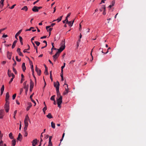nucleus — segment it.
Segmentation results:
<instances>
[{"mask_svg": "<svg viewBox=\"0 0 146 146\" xmlns=\"http://www.w3.org/2000/svg\"><path fill=\"white\" fill-rule=\"evenodd\" d=\"M21 76L22 77V78L21 80V83H22L23 82V81H24V76L23 74H22L21 75Z\"/></svg>", "mask_w": 146, "mask_h": 146, "instance_id": "obj_32", "label": "nucleus"}, {"mask_svg": "<svg viewBox=\"0 0 146 146\" xmlns=\"http://www.w3.org/2000/svg\"><path fill=\"white\" fill-rule=\"evenodd\" d=\"M56 93H57V94L58 97H60V96H61L60 95V93L59 91V90H58V91L57 90H56Z\"/></svg>", "mask_w": 146, "mask_h": 146, "instance_id": "obj_33", "label": "nucleus"}, {"mask_svg": "<svg viewBox=\"0 0 146 146\" xmlns=\"http://www.w3.org/2000/svg\"><path fill=\"white\" fill-rule=\"evenodd\" d=\"M30 120V119H29V117L28 116V115H27L26 116L25 118V120H24V121H28V120Z\"/></svg>", "mask_w": 146, "mask_h": 146, "instance_id": "obj_30", "label": "nucleus"}, {"mask_svg": "<svg viewBox=\"0 0 146 146\" xmlns=\"http://www.w3.org/2000/svg\"><path fill=\"white\" fill-rule=\"evenodd\" d=\"M49 137V135H45V137H44L43 139L44 140H46Z\"/></svg>", "mask_w": 146, "mask_h": 146, "instance_id": "obj_39", "label": "nucleus"}, {"mask_svg": "<svg viewBox=\"0 0 146 146\" xmlns=\"http://www.w3.org/2000/svg\"><path fill=\"white\" fill-rule=\"evenodd\" d=\"M16 94H15L13 95V96H12L13 100H14L15 99V98L16 96Z\"/></svg>", "mask_w": 146, "mask_h": 146, "instance_id": "obj_48", "label": "nucleus"}, {"mask_svg": "<svg viewBox=\"0 0 146 146\" xmlns=\"http://www.w3.org/2000/svg\"><path fill=\"white\" fill-rule=\"evenodd\" d=\"M61 103H57V104L58 105V107H59L60 108H61Z\"/></svg>", "mask_w": 146, "mask_h": 146, "instance_id": "obj_59", "label": "nucleus"}, {"mask_svg": "<svg viewBox=\"0 0 146 146\" xmlns=\"http://www.w3.org/2000/svg\"><path fill=\"white\" fill-rule=\"evenodd\" d=\"M13 71L14 72L15 74H17V71L16 70L15 68L14 67H13Z\"/></svg>", "mask_w": 146, "mask_h": 146, "instance_id": "obj_45", "label": "nucleus"}, {"mask_svg": "<svg viewBox=\"0 0 146 146\" xmlns=\"http://www.w3.org/2000/svg\"><path fill=\"white\" fill-rule=\"evenodd\" d=\"M28 8L27 6H25L21 9V10H25V11H26L28 10Z\"/></svg>", "mask_w": 146, "mask_h": 146, "instance_id": "obj_29", "label": "nucleus"}, {"mask_svg": "<svg viewBox=\"0 0 146 146\" xmlns=\"http://www.w3.org/2000/svg\"><path fill=\"white\" fill-rule=\"evenodd\" d=\"M60 53H59L58 51L57 52L56 54L54 55L53 56V58H57L58 56L59 55V54Z\"/></svg>", "mask_w": 146, "mask_h": 146, "instance_id": "obj_13", "label": "nucleus"}, {"mask_svg": "<svg viewBox=\"0 0 146 146\" xmlns=\"http://www.w3.org/2000/svg\"><path fill=\"white\" fill-rule=\"evenodd\" d=\"M16 60L17 61H18V62H20L21 61V59H19L18 58V56H17L16 57Z\"/></svg>", "mask_w": 146, "mask_h": 146, "instance_id": "obj_46", "label": "nucleus"}, {"mask_svg": "<svg viewBox=\"0 0 146 146\" xmlns=\"http://www.w3.org/2000/svg\"><path fill=\"white\" fill-rule=\"evenodd\" d=\"M54 86L56 88V90L58 91L59 90V87L60 84L58 81H57L56 82H54Z\"/></svg>", "mask_w": 146, "mask_h": 146, "instance_id": "obj_3", "label": "nucleus"}, {"mask_svg": "<svg viewBox=\"0 0 146 146\" xmlns=\"http://www.w3.org/2000/svg\"><path fill=\"white\" fill-rule=\"evenodd\" d=\"M46 117L47 118L50 119L53 118L51 114L50 113H48V115H46Z\"/></svg>", "mask_w": 146, "mask_h": 146, "instance_id": "obj_26", "label": "nucleus"}, {"mask_svg": "<svg viewBox=\"0 0 146 146\" xmlns=\"http://www.w3.org/2000/svg\"><path fill=\"white\" fill-rule=\"evenodd\" d=\"M9 92H7L6 95L5 101L6 102H9Z\"/></svg>", "mask_w": 146, "mask_h": 146, "instance_id": "obj_7", "label": "nucleus"}, {"mask_svg": "<svg viewBox=\"0 0 146 146\" xmlns=\"http://www.w3.org/2000/svg\"><path fill=\"white\" fill-rule=\"evenodd\" d=\"M30 91L31 92L34 86V83L32 80H30Z\"/></svg>", "mask_w": 146, "mask_h": 146, "instance_id": "obj_4", "label": "nucleus"}, {"mask_svg": "<svg viewBox=\"0 0 146 146\" xmlns=\"http://www.w3.org/2000/svg\"><path fill=\"white\" fill-rule=\"evenodd\" d=\"M57 103H62V96H60V97L57 100Z\"/></svg>", "mask_w": 146, "mask_h": 146, "instance_id": "obj_8", "label": "nucleus"}, {"mask_svg": "<svg viewBox=\"0 0 146 146\" xmlns=\"http://www.w3.org/2000/svg\"><path fill=\"white\" fill-rule=\"evenodd\" d=\"M75 62V60H72L70 62V64H73V63L74 62Z\"/></svg>", "mask_w": 146, "mask_h": 146, "instance_id": "obj_60", "label": "nucleus"}, {"mask_svg": "<svg viewBox=\"0 0 146 146\" xmlns=\"http://www.w3.org/2000/svg\"><path fill=\"white\" fill-rule=\"evenodd\" d=\"M37 139H35L33 140L32 142V145L33 146H35L37 144Z\"/></svg>", "mask_w": 146, "mask_h": 146, "instance_id": "obj_18", "label": "nucleus"}, {"mask_svg": "<svg viewBox=\"0 0 146 146\" xmlns=\"http://www.w3.org/2000/svg\"><path fill=\"white\" fill-rule=\"evenodd\" d=\"M32 11L35 12H37L38 11V9H37V6H34L32 9Z\"/></svg>", "mask_w": 146, "mask_h": 146, "instance_id": "obj_15", "label": "nucleus"}, {"mask_svg": "<svg viewBox=\"0 0 146 146\" xmlns=\"http://www.w3.org/2000/svg\"><path fill=\"white\" fill-rule=\"evenodd\" d=\"M64 135H65V133H64L62 135V138L60 140V141H61L63 140V138L64 136Z\"/></svg>", "mask_w": 146, "mask_h": 146, "instance_id": "obj_50", "label": "nucleus"}, {"mask_svg": "<svg viewBox=\"0 0 146 146\" xmlns=\"http://www.w3.org/2000/svg\"><path fill=\"white\" fill-rule=\"evenodd\" d=\"M52 71H51L50 72V79L51 80H52Z\"/></svg>", "mask_w": 146, "mask_h": 146, "instance_id": "obj_38", "label": "nucleus"}, {"mask_svg": "<svg viewBox=\"0 0 146 146\" xmlns=\"http://www.w3.org/2000/svg\"><path fill=\"white\" fill-rule=\"evenodd\" d=\"M24 132L25 133L24 136L25 137H27L28 135L27 132V131H24Z\"/></svg>", "mask_w": 146, "mask_h": 146, "instance_id": "obj_51", "label": "nucleus"}, {"mask_svg": "<svg viewBox=\"0 0 146 146\" xmlns=\"http://www.w3.org/2000/svg\"><path fill=\"white\" fill-rule=\"evenodd\" d=\"M93 50V49H92V50L91 51V53H90V55H91V56H92V60H91V61H92L93 59V56H92V52Z\"/></svg>", "mask_w": 146, "mask_h": 146, "instance_id": "obj_52", "label": "nucleus"}, {"mask_svg": "<svg viewBox=\"0 0 146 146\" xmlns=\"http://www.w3.org/2000/svg\"><path fill=\"white\" fill-rule=\"evenodd\" d=\"M40 0H37L35 2H34L33 3V4L34 5H35L36 3H37L38 2H39V1Z\"/></svg>", "mask_w": 146, "mask_h": 146, "instance_id": "obj_63", "label": "nucleus"}, {"mask_svg": "<svg viewBox=\"0 0 146 146\" xmlns=\"http://www.w3.org/2000/svg\"><path fill=\"white\" fill-rule=\"evenodd\" d=\"M20 50V49L19 48H18L17 50V52L20 56H23V55L22 53L21 52Z\"/></svg>", "mask_w": 146, "mask_h": 146, "instance_id": "obj_11", "label": "nucleus"}, {"mask_svg": "<svg viewBox=\"0 0 146 146\" xmlns=\"http://www.w3.org/2000/svg\"><path fill=\"white\" fill-rule=\"evenodd\" d=\"M55 96L53 95L50 98V100H52L54 101L55 100L54 98H55Z\"/></svg>", "mask_w": 146, "mask_h": 146, "instance_id": "obj_41", "label": "nucleus"}, {"mask_svg": "<svg viewBox=\"0 0 146 146\" xmlns=\"http://www.w3.org/2000/svg\"><path fill=\"white\" fill-rule=\"evenodd\" d=\"M17 110H15L14 112V113H13V118L15 119L16 118H15V115L17 113Z\"/></svg>", "mask_w": 146, "mask_h": 146, "instance_id": "obj_37", "label": "nucleus"}, {"mask_svg": "<svg viewBox=\"0 0 146 146\" xmlns=\"http://www.w3.org/2000/svg\"><path fill=\"white\" fill-rule=\"evenodd\" d=\"M50 26H47L46 27V29L47 30V31H48V29L50 28Z\"/></svg>", "mask_w": 146, "mask_h": 146, "instance_id": "obj_62", "label": "nucleus"}, {"mask_svg": "<svg viewBox=\"0 0 146 146\" xmlns=\"http://www.w3.org/2000/svg\"><path fill=\"white\" fill-rule=\"evenodd\" d=\"M28 106L27 107V108H26V110L27 111H28L29 110L30 108L32 106V104L30 102H29L28 103Z\"/></svg>", "mask_w": 146, "mask_h": 146, "instance_id": "obj_14", "label": "nucleus"}, {"mask_svg": "<svg viewBox=\"0 0 146 146\" xmlns=\"http://www.w3.org/2000/svg\"><path fill=\"white\" fill-rule=\"evenodd\" d=\"M5 0H1L0 2V7L2 8L4 5V1Z\"/></svg>", "mask_w": 146, "mask_h": 146, "instance_id": "obj_20", "label": "nucleus"}, {"mask_svg": "<svg viewBox=\"0 0 146 146\" xmlns=\"http://www.w3.org/2000/svg\"><path fill=\"white\" fill-rule=\"evenodd\" d=\"M100 10L101 11H105L106 7L105 5H102V7L100 9Z\"/></svg>", "mask_w": 146, "mask_h": 146, "instance_id": "obj_22", "label": "nucleus"}, {"mask_svg": "<svg viewBox=\"0 0 146 146\" xmlns=\"http://www.w3.org/2000/svg\"><path fill=\"white\" fill-rule=\"evenodd\" d=\"M12 55V53L9 52H7V57L9 59H11V57Z\"/></svg>", "mask_w": 146, "mask_h": 146, "instance_id": "obj_12", "label": "nucleus"}, {"mask_svg": "<svg viewBox=\"0 0 146 146\" xmlns=\"http://www.w3.org/2000/svg\"><path fill=\"white\" fill-rule=\"evenodd\" d=\"M62 17H63L62 16H61L56 19V21H57L58 22H59L61 20V19H62Z\"/></svg>", "mask_w": 146, "mask_h": 146, "instance_id": "obj_36", "label": "nucleus"}, {"mask_svg": "<svg viewBox=\"0 0 146 146\" xmlns=\"http://www.w3.org/2000/svg\"><path fill=\"white\" fill-rule=\"evenodd\" d=\"M16 4L14 5H13L11 7H9V8H10L11 9H12L14 8L15 6L16 5Z\"/></svg>", "mask_w": 146, "mask_h": 146, "instance_id": "obj_53", "label": "nucleus"}, {"mask_svg": "<svg viewBox=\"0 0 146 146\" xmlns=\"http://www.w3.org/2000/svg\"><path fill=\"white\" fill-rule=\"evenodd\" d=\"M8 76L9 77H10L12 76V74H13V73H11V71L9 69L8 70Z\"/></svg>", "mask_w": 146, "mask_h": 146, "instance_id": "obj_25", "label": "nucleus"}, {"mask_svg": "<svg viewBox=\"0 0 146 146\" xmlns=\"http://www.w3.org/2000/svg\"><path fill=\"white\" fill-rule=\"evenodd\" d=\"M22 29H21L15 35V38L17 39V40H18V39L17 38V36H18V35L20 34L21 33V32H22Z\"/></svg>", "mask_w": 146, "mask_h": 146, "instance_id": "obj_9", "label": "nucleus"}, {"mask_svg": "<svg viewBox=\"0 0 146 146\" xmlns=\"http://www.w3.org/2000/svg\"><path fill=\"white\" fill-rule=\"evenodd\" d=\"M52 136H50L49 137V141H50V142H51V139H52Z\"/></svg>", "mask_w": 146, "mask_h": 146, "instance_id": "obj_54", "label": "nucleus"}, {"mask_svg": "<svg viewBox=\"0 0 146 146\" xmlns=\"http://www.w3.org/2000/svg\"><path fill=\"white\" fill-rule=\"evenodd\" d=\"M25 126H28V123L27 121H24Z\"/></svg>", "mask_w": 146, "mask_h": 146, "instance_id": "obj_40", "label": "nucleus"}, {"mask_svg": "<svg viewBox=\"0 0 146 146\" xmlns=\"http://www.w3.org/2000/svg\"><path fill=\"white\" fill-rule=\"evenodd\" d=\"M19 40H20V41L21 42V44L22 45H23V38H22V37L20 36H19Z\"/></svg>", "mask_w": 146, "mask_h": 146, "instance_id": "obj_31", "label": "nucleus"}, {"mask_svg": "<svg viewBox=\"0 0 146 146\" xmlns=\"http://www.w3.org/2000/svg\"><path fill=\"white\" fill-rule=\"evenodd\" d=\"M112 5L113 6L115 4V1H114V0H113L112 1Z\"/></svg>", "mask_w": 146, "mask_h": 146, "instance_id": "obj_58", "label": "nucleus"}, {"mask_svg": "<svg viewBox=\"0 0 146 146\" xmlns=\"http://www.w3.org/2000/svg\"><path fill=\"white\" fill-rule=\"evenodd\" d=\"M35 70L37 72L38 75L40 76L41 74V71L40 69H39L36 66Z\"/></svg>", "mask_w": 146, "mask_h": 146, "instance_id": "obj_6", "label": "nucleus"}, {"mask_svg": "<svg viewBox=\"0 0 146 146\" xmlns=\"http://www.w3.org/2000/svg\"><path fill=\"white\" fill-rule=\"evenodd\" d=\"M4 85H3L2 86L1 88V91H4Z\"/></svg>", "mask_w": 146, "mask_h": 146, "instance_id": "obj_47", "label": "nucleus"}, {"mask_svg": "<svg viewBox=\"0 0 146 146\" xmlns=\"http://www.w3.org/2000/svg\"><path fill=\"white\" fill-rule=\"evenodd\" d=\"M44 73L46 75H48V70H47V69H45V72H44Z\"/></svg>", "mask_w": 146, "mask_h": 146, "instance_id": "obj_43", "label": "nucleus"}, {"mask_svg": "<svg viewBox=\"0 0 146 146\" xmlns=\"http://www.w3.org/2000/svg\"><path fill=\"white\" fill-rule=\"evenodd\" d=\"M48 146H52V144L51 142L48 141Z\"/></svg>", "mask_w": 146, "mask_h": 146, "instance_id": "obj_49", "label": "nucleus"}, {"mask_svg": "<svg viewBox=\"0 0 146 146\" xmlns=\"http://www.w3.org/2000/svg\"><path fill=\"white\" fill-rule=\"evenodd\" d=\"M51 127L53 129H54L55 127V124L53 123V122H51Z\"/></svg>", "mask_w": 146, "mask_h": 146, "instance_id": "obj_34", "label": "nucleus"}, {"mask_svg": "<svg viewBox=\"0 0 146 146\" xmlns=\"http://www.w3.org/2000/svg\"><path fill=\"white\" fill-rule=\"evenodd\" d=\"M12 146H15L16 144V140L15 139H13L12 141Z\"/></svg>", "mask_w": 146, "mask_h": 146, "instance_id": "obj_27", "label": "nucleus"}, {"mask_svg": "<svg viewBox=\"0 0 146 146\" xmlns=\"http://www.w3.org/2000/svg\"><path fill=\"white\" fill-rule=\"evenodd\" d=\"M22 68L23 72H25L26 69V67L25 66V63H23L22 65Z\"/></svg>", "mask_w": 146, "mask_h": 146, "instance_id": "obj_19", "label": "nucleus"}, {"mask_svg": "<svg viewBox=\"0 0 146 146\" xmlns=\"http://www.w3.org/2000/svg\"><path fill=\"white\" fill-rule=\"evenodd\" d=\"M35 43L37 46H39L40 44V42L38 41H35Z\"/></svg>", "mask_w": 146, "mask_h": 146, "instance_id": "obj_44", "label": "nucleus"}, {"mask_svg": "<svg viewBox=\"0 0 146 146\" xmlns=\"http://www.w3.org/2000/svg\"><path fill=\"white\" fill-rule=\"evenodd\" d=\"M4 116V111L3 110H0V119H2Z\"/></svg>", "mask_w": 146, "mask_h": 146, "instance_id": "obj_5", "label": "nucleus"}, {"mask_svg": "<svg viewBox=\"0 0 146 146\" xmlns=\"http://www.w3.org/2000/svg\"><path fill=\"white\" fill-rule=\"evenodd\" d=\"M9 137L11 139H13L14 137L13 136V134L12 133H10L9 134Z\"/></svg>", "mask_w": 146, "mask_h": 146, "instance_id": "obj_28", "label": "nucleus"}, {"mask_svg": "<svg viewBox=\"0 0 146 146\" xmlns=\"http://www.w3.org/2000/svg\"><path fill=\"white\" fill-rule=\"evenodd\" d=\"M7 36H8L7 35H6L4 34L2 36V37L3 38H6V37H7Z\"/></svg>", "mask_w": 146, "mask_h": 146, "instance_id": "obj_57", "label": "nucleus"}, {"mask_svg": "<svg viewBox=\"0 0 146 146\" xmlns=\"http://www.w3.org/2000/svg\"><path fill=\"white\" fill-rule=\"evenodd\" d=\"M65 42L64 40H62L61 43V47L59 49H58L57 50H58V52L59 53H60L62 52L65 48Z\"/></svg>", "mask_w": 146, "mask_h": 146, "instance_id": "obj_1", "label": "nucleus"}, {"mask_svg": "<svg viewBox=\"0 0 146 146\" xmlns=\"http://www.w3.org/2000/svg\"><path fill=\"white\" fill-rule=\"evenodd\" d=\"M27 127L28 126H25L24 127V131H26V130L27 129Z\"/></svg>", "mask_w": 146, "mask_h": 146, "instance_id": "obj_56", "label": "nucleus"}, {"mask_svg": "<svg viewBox=\"0 0 146 146\" xmlns=\"http://www.w3.org/2000/svg\"><path fill=\"white\" fill-rule=\"evenodd\" d=\"M22 138V136L20 133H19L17 139L20 141H21Z\"/></svg>", "mask_w": 146, "mask_h": 146, "instance_id": "obj_10", "label": "nucleus"}, {"mask_svg": "<svg viewBox=\"0 0 146 146\" xmlns=\"http://www.w3.org/2000/svg\"><path fill=\"white\" fill-rule=\"evenodd\" d=\"M99 50H100V51H101L102 52V53H104L105 54V52H103V49L102 48H99Z\"/></svg>", "mask_w": 146, "mask_h": 146, "instance_id": "obj_61", "label": "nucleus"}, {"mask_svg": "<svg viewBox=\"0 0 146 146\" xmlns=\"http://www.w3.org/2000/svg\"><path fill=\"white\" fill-rule=\"evenodd\" d=\"M68 92L69 91H68V88L67 87V88H65V90L64 91V92H63V94L64 95H66V94H67L68 93Z\"/></svg>", "mask_w": 146, "mask_h": 146, "instance_id": "obj_16", "label": "nucleus"}, {"mask_svg": "<svg viewBox=\"0 0 146 146\" xmlns=\"http://www.w3.org/2000/svg\"><path fill=\"white\" fill-rule=\"evenodd\" d=\"M74 20L72 21H70L67 22V23L68 25L70 27H72L73 24V23L74 22Z\"/></svg>", "mask_w": 146, "mask_h": 146, "instance_id": "obj_17", "label": "nucleus"}, {"mask_svg": "<svg viewBox=\"0 0 146 146\" xmlns=\"http://www.w3.org/2000/svg\"><path fill=\"white\" fill-rule=\"evenodd\" d=\"M17 40H15L14 41V42L13 43V45H12V48H14V47H15V46L16 44L17 43Z\"/></svg>", "mask_w": 146, "mask_h": 146, "instance_id": "obj_24", "label": "nucleus"}, {"mask_svg": "<svg viewBox=\"0 0 146 146\" xmlns=\"http://www.w3.org/2000/svg\"><path fill=\"white\" fill-rule=\"evenodd\" d=\"M32 74H33V77H34V78L35 79V82L36 83V80L35 77V76L34 75V72L33 73V72H32Z\"/></svg>", "mask_w": 146, "mask_h": 146, "instance_id": "obj_55", "label": "nucleus"}, {"mask_svg": "<svg viewBox=\"0 0 146 146\" xmlns=\"http://www.w3.org/2000/svg\"><path fill=\"white\" fill-rule=\"evenodd\" d=\"M47 110V107L46 105H45V106L42 109V111L44 112V114H45V111Z\"/></svg>", "mask_w": 146, "mask_h": 146, "instance_id": "obj_35", "label": "nucleus"}, {"mask_svg": "<svg viewBox=\"0 0 146 146\" xmlns=\"http://www.w3.org/2000/svg\"><path fill=\"white\" fill-rule=\"evenodd\" d=\"M31 69L32 70V72H33V73L34 72V70L33 69V64H32L31 65Z\"/></svg>", "mask_w": 146, "mask_h": 146, "instance_id": "obj_42", "label": "nucleus"}, {"mask_svg": "<svg viewBox=\"0 0 146 146\" xmlns=\"http://www.w3.org/2000/svg\"><path fill=\"white\" fill-rule=\"evenodd\" d=\"M12 78L10 80L9 82V84H10L13 81V79L15 77V76L13 74H12Z\"/></svg>", "mask_w": 146, "mask_h": 146, "instance_id": "obj_23", "label": "nucleus"}, {"mask_svg": "<svg viewBox=\"0 0 146 146\" xmlns=\"http://www.w3.org/2000/svg\"><path fill=\"white\" fill-rule=\"evenodd\" d=\"M24 88L25 89V93L26 94H27L28 90L29 85L28 84L27 86H25L24 87Z\"/></svg>", "mask_w": 146, "mask_h": 146, "instance_id": "obj_21", "label": "nucleus"}, {"mask_svg": "<svg viewBox=\"0 0 146 146\" xmlns=\"http://www.w3.org/2000/svg\"><path fill=\"white\" fill-rule=\"evenodd\" d=\"M55 25V23H52L51 24L50 26V27H52Z\"/></svg>", "mask_w": 146, "mask_h": 146, "instance_id": "obj_64", "label": "nucleus"}, {"mask_svg": "<svg viewBox=\"0 0 146 146\" xmlns=\"http://www.w3.org/2000/svg\"><path fill=\"white\" fill-rule=\"evenodd\" d=\"M9 102H6V103L4 106V108L5 110L7 112H8L9 109Z\"/></svg>", "mask_w": 146, "mask_h": 146, "instance_id": "obj_2", "label": "nucleus"}]
</instances>
